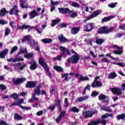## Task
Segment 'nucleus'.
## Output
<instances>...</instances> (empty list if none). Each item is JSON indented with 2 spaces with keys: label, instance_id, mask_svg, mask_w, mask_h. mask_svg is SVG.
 Returning a JSON list of instances; mask_svg holds the SVG:
<instances>
[{
  "label": "nucleus",
  "instance_id": "nucleus-1",
  "mask_svg": "<svg viewBox=\"0 0 125 125\" xmlns=\"http://www.w3.org/2000/svg\"><path fill=\"white\" fill-rule=\"evenodd\" d=\"M70 52L73 54L70 57L68 58L66 60V63H65L66 66H70V63L72 64H77L79 61H80V56L76 53L74 50H69Z\"/></svg>",
  "mask_w": 125,
  "mask_h": 125
},
{
  "label": "nucleus",
  "instance_id": "nucleus-2",
  "mask_svg": "<svg viewBox=\"0 0 125 125\" xmlns=\"http://www.w3.org/2000/svg\"><path fill=\"white\" fill-rule=\"evenodd\" d=\"M60 49L61 52V55H59L58 57H54L53 58L54 61H57V60H61L62 57L63 58H66L67 55H71V51L70 50H67L66 47L61 46L60 47Z\"/></svg>",
  "mask_w": 125,
  "mask_h": 125
},
{
  "label": "nucleus",
  "instance_id": "nucleus-3",
  "mask_svg": "<svg viewBox=\"0 0 125 125\" xmlns=\"http://www.w3.org/2000/svg\"><path fill=\"white\" fill-rule=\"evenodd\" d=\"M113 30H114V27H110L109 29H107V26H102L98 29L97 33L101 35H103V34L107 35V34L112 33Z\"/></svg>",
  "mask_w": 125,
  "mask_h": 125
},
{
  "label": "nucleus",
  "instance_id": "nucleus-4",
  "mask_svg": "<svg viewBox=\"0 0 125 125\" xmlns=\"http://www.w3.org/2000/svg\"><path fill=\"white\" fill-rule=\"evenodd\" d=\"M38 61L40 65H41L42 67H43L44 71H46V72L48 73L49 77H51V73L49 71V67H48L47 63H45V62H44L43 58H40Z\"/></svg>",
  "mask_w": 125,
  "mask_h": 125
},
{
  "label": "nucleus",
  "instance_id": "nucleus-5",
  "mask_svg": "<svg viewBox=\"0 0 125 125\" xmlns=\"http://www.w3.org/2000/svg\"><path fill=\"white\" fill-rule=\"evenodd\" d=\"M100 77L96 76L95 78L94 82L91 84L92 87L93 88H96V87H101L102 86V83L97 80H99Z\"/></svg>",
  "mask_w": 125,
  "mask_h": 125
},
{
  "label": "nucleus",
  "instance_id": "nucleus-6",
  "mask_svg": "<svg viewBox=\"0 0 125 125\" xmlns=\"http://www.w3.org/2000/svg\"><path fill=\"white\" fill-rule=\"evenodd\" d=\"M96 113H97V110L94 112L87 110L83 112V116L85 119H87V118H91V117H92L94 114H96Z\"/></svg>",
  "mask_w": 125,
  "mask_h": 125
},
{
  "label": "nucleus",
  "instance_id": "nucleus-7",
  "mask_svg": "<svg viewBox=\"0 0 125 125\" xmlns=\"http://www.w3.org/2000/svg\"><path fill=\"white\" fill-rule=\"evenodd\" d=\"M58 10L60 13L62 14H66V13H67L70 15L74 12V10H70L69 8H58Z\"/></svg>",
  "mask_w": 125,
  "mask_h": 125
},
{
  "label": "nucleus",
  "instance_id": "nucleus-8",
  "mask_svg": "<svg viewBox=\"0 0 125 125\" xmlns=\"http://www.w3.org/2000/svg\"><path fill=\"white\" fill-rule=\"evenodd\" d=\"M13 82L15 84V85H19L21 83H23L24 82L26 81V78H21L16 79L15 78L13 79Z\"/></svg>",
  "mask_w": 125,
  "mask_h": 125
},
{
  "label": "nucleus",
  "instance_id": "nucleus-9",
  "mask_svg": "<svg viewBox=\"0 0 125 125\" xmlns=\"http://www.w3.org/2000/svg\"><path fill=\"white\" fill-rule=\"evenodd\" d=\"M58 40L61 42H63V43H65V42H72V40L65 38L63 34L59 35Z\"/></svg>",
  "mask_w": 125,
  "mask_h": 125
},
{
  "label": "nucleus",
  "instance_id": "nucleus-10",
  "mask_svg": "<svg viewBox=\"0 0 125 125\" xmlns=\"http://www.w3.org/2000/svg\"><path fill=\"white\" fill-rule=\"evenodd\" d=\"M95 27L94 23L92 22L86 23V25L84 26V27L86 28L85 29L86 32H91V31H92L94 29Z\"/></svg>",
  "mask_w": 125,
  "mask_h": 125
},
{
  "label": "nucleus",
  "instance_id": "nucleus-11",
  "mask_svg": "<svg viewBox=\"0 0 125 125\" xmlns=\"http://www.w3.org/2000/svg\"><path fill=\"white\" fill-rule=\"evenodd\" d=\"M111 91L115 95H121L122 94V89L119 87H114L111 89Z\"/></svg>",
  "mask_w": 125,
  "mask_h": 125
},
{
  "label": "nucleus",
  "instance_id": "nucleus-12",
  "mask_svg": "<svg viewBox=\"0 0 125 125\" xmlns=\"http://www.w3.org/2000/svg\"><path fill=\"white\" fill-rule=\"evenodd\" d=\"M35 81H27L25 85L26 88H34L37 86Z\"/></svg>",
  "mask_w": 125,
  "mask_h": 125
},
{
  "label": "nucleus",
  "instance_id": "nucleus-13",
  "mask_svg": "<svg viewBox=\"0 0 125 125\" xmlns=\"http://www.w3.org/2000/svg\"><path fill=\"white\" fill-rule=\"evenodd\" d=\"M57 105L59 107V110H62V107L61 106V101H60V100H58L57 102L55 103L53 106H49V109H50V110H54Z\"/></svg>",
  "mask_w": 125,
  "mask_h": 125
},
{
  "label": "nucleus",
  "instance_id": "nucleus-14",
  "mask_svg": "<svg viewBox=\"0 0 125 125\" xmlns=\"http://www.w3.org/2000/svg\"><path fill=\"white\" fill-rule=\"evenodd\" d=\"M31 65L30 66V70H36L38 68V65H37V62L35 61L32 60L31 62L28 63Z\"/></svg>",
  "mask_w": 125,
  "mask_h": 125
},
{
  "label": "nucleus",
  "instance_id": "nucleus-15",
  "mask_svg": "<svg viewBox=\"0 0 125 125\" xmlns=\"http://www.w3.org/2000/svg\"><path fill=\"white\" fill-rule=\"evenodd\" d=\"M19 10L17 9V5H14L9 11L10 15H13L15 13H18Z\"/></svg>",
  "mask_w": 125,
  "mask_h": 125
},
{
  "label": "nucleus",
  "instance_id": "nucleus-16",
  "mask_svg": "<svg viewBox=\"0 0 125 125\" xmlns=\"http://www.w3.org/2000/svg\"><path fill=\"white\" fill-rule=\"evenodd\" d=\"M65 115H66V111L63 110V111H62L60 113L58 118H57L56 120V123H57V124H59V123H60V120H61L62 119V118L63 117H64V116H65Z\"/></svg>",
  "mask_w": 125,
  "mask_h": 125
},
{
  "label": "nucleus",
  "instance_id": "nucleus-17",
  "mask_svg": "<svg viewBox=\"0 0 125 125\" xmlns=\"http://www.w3.org/2000/svg\"><path fill=\"white\" fill-rule=\"evenodd\" d=\"M39 14H38V12L36 10H33L31 11L29 13L30 19H34L35 17L38 16Z\"/></svg>",
  "mask_w": 125,
  "mask_h": 125
},
{
  "label": "nucleus",
  "instance_id": "nucleus-18",
  "mask_svg": "<svg viewBox=\"0 0 125 125\" xmlns=\"http://www.w3.org/2000/svg\"><path fill=\"white\" fill-rule=\"evenodd\" d=\"M81 30V27L80 26L77 27H73L71 30V35H77Z\"/></svg>",
  "mask_w": 125,
  "mask_h": 125
},
{
  "label": "nucleus",
  "instance_id": "nucleus-19",
  "mask_svg": "<svg viewBox=\"0 0 125 125\" xmlns=\"http://www.w3.org/2000/svg\"><path fill=\"white\" fill-rule=\"evenodd\" d=\"M8 53V49H5L1 52H0V58L3 59L5 58V55Z\"/></svg>",
  "mask_w": 125,
  "mask_h": 125
},
{
  "label": "nucleus",
  "instance_id": "nucleus-20",
  "mask_svg": "<svg viewBox=\"0 0 125 125\" xmlns=\"http://www.w3.org/2000/svg\"><path fill=\"white\" fill-rule=\"evenodd\" d=\"M41 87H42V85H41V84L39 85L36 88V89L34 91V94L35 95H38V96H40V95H41Z\"/></svg>",
  "mask_w": 125,
  "mask_h": 125
},
{
  "label": "nucleus",
  "instance_id": "nucleus-21",
  "mask_svg": "<svg viewBox=\"0 0 125 125\" xmlns=\"http://www.w3.org/2000/svg\"><path fill=\"white\" fill-rule=\"evenodd\" d=\"M88 98H89L88 96H85V97H80L77 98L76 102H82V101L87 100Z\"/></svg>",
  "mask_w": 125,
  "mask_h": 125
},
{
  "label": "nucleus",
  "instance_id": "nucleus-22",
  "mask_svg": "<svg viewBox=\"0 0 125 125\" xmlns=\"http://www.w3.org/2000/svg\"><path fill=\"white\" fill-rule=\"evenodd\" d=\"M8 62H11V61H13L14 63H15V62H19V61H24V59L23 58H15L13 59L12 58L9 59L7 60Z\"/></svg>",
  "mask_w": 125,
  "mask_h": 125
},
{
  "label": "nucleus",
  "instance_id": "nucleus-23",
  "mask_svg": "<svg viewBox=\"0 0 125 125\" xmlns=\"http://www.w3.org/2000/svg\"><path fill=\"white\" fill-rule=\"evenodd\" d=\"M20 5L21 8H28V4L26 3V1L21 0L20 1Z\"/></svg>",
  "mask_w": 125,
  "mask_h": 125
},
{
  "label": "nucleus",
  "instance_id": "nucleus-24",
  "mask_svg": "<svg viewBox=\"0 0 125 125\" xmlns=\"http://www.w3.org/2000/svg\"><path fill=\"white\" fill-rule=\"evenodd\" d=\"M113 18H114V17L112 16L105 17L102 19V23H104V22H108V21H110V20L113 19Z\"/></svg>",
  "mask_w": 125,
  "mask_h": 125
},
{
  "label": "nucleus",
  "instance_id": "nucleus-25",
  "mask_svg": "<svg viewBox=\"0 0 125 125\" xmlns=\"http://www.w3.org/2000/svg\"><path fill=\"white\" fill-rule=\"evenodd\" d=\"M69 4L73 7H77V8H80V4L76 2L69 1Z\"/></svg>",
  "mask_w": 125,
  "mask_h": 125
},
{
  "label": "nucleus",
  "instance_id": "nucleus-26",
  "mask_svg": "<svg viewBox=\"0 0 125 125\" xmlns=\"http://www.w3.org/2000/svg\"><path fill=\"white\" fill-rule=\"evenodd\" d=\"M42 42H43V43H45V44L51 43V42H52V39L45 38L42 40Z\"/></svg>",
  "mask_w": 125,
  "mask_h": 125
},
{
  "label": "nucleus",
  "instance_id": "nucleus-27",
  "mask_svg": "<svg viewBox=\"0 0 125 125\" xmlns=\"http://www.w3.org/2000/svg\"><path fill=\"white\" fill-rule=\"evenodd\" d=\"M69 75H70L69 73H64L62 75V78H64L65 81H66V82H68V81H69V80L71 79V77H68Z\"/></svg>",
  "mask_w": 125,
  "mask_h": 125
},
{
  "label": "nucleus",
  "instance_id": "nucleus-28",
  "mask_svg": "<svg viewBox=\"0 0 125 125\" xmlns=\"http://www.w3.org/2000/svg\"><path fill=\"white\" fill-rule=\"evenodd\" d=\"M104 42V40L103 39L97 38L96 39V43L99 45H101Z\"/></svg>",
  "mask_w": 125,
  "mask_h": 125
},
{
  "label": "nucleus",
  "instance_id": "nucleus-29",
  "mask_svg": "<svg viewBox=\"0 0 125 125\" xmlns=\"http://www.w3.org/2000/svg\"><path fill=\"white\" fill-rule=\"evenodd\" d=\"M6 12V9L5 8H2L0 11V17H3L5 15Z\"/></svg>",
  "mask_w": 125,
  "mask_h": 125
},
{
  "label": "nucleus",
  "instance_id": "nucleus-30",
  "mask_svg": "<svg viewBox=\"0 0 125 125\" xmlns=\"http://www.w3.org/2000/svg\"><path fill=\"white\" fill-rule=\"evenodd\" d=\"M30 28V25L23 24L22 26H19V30H27Z\"/></svg>",
  "mask_w": 125,
  "mask_h": 125
},
{
  "label": "nucleus",
  "instance_id": "nucleus-31",
  "mask_svg": "<svg viewBox=\"0 0 125 125\" xmlns=\"http://www.w3.org/2000/svg\"><path fill=\"white\" fill-rule=\"evenodd\" d=\"M79 80L81 82H84V81H89V78H88L87 76L84 77L81 75L79 78Z\"/></svg>",
  "mask_w": 125,
  "mask_h": 125
},
{
  "label": "nucleus",
  "instance_id": "nucleus-32",
  "mask_svg": "<svg viewBox=\"0 0 125 125\" xmlns=\"http://www.w3.org/2000/svg\"><path fill=\"white\" fill-rule=\"evenodd\" d=\"M107 98V96L103 94H101L99 96V100L102 101L105 100Z\"/></svg>",
  "mask_w": 125,
  "mask_h": 125
},
{
  "label": "nucleus",
  "instance_id": "nucleus-33",
  "mask_svg": "<svg viewBox=\"0 0 125 125\" xmlns=\"http://www.w3.org/2000/svg\"><path fill=\"white\" fill-rule=\"evenodd\" d=\"M118 120H125V114L122 113L117 116L116 117Z\"/></svg>",
  "mask_w": 125,
  "mask_h": 125
},
{
  "label": "nucleus",
  "instance_id": "nucleus-34",
  "mask_svg": "<svg viewBox=\"0 0 125 125\" xmlns=\"http://www.w3.org/2000/svg\"><path fill=\"white\" fill-rule=\"evenodd\" d=\"M117 77V74L116 72H112L110 73L109 76H108V79H111V80H113L115 79Z\"/></svg>",
  "mask_w": 125,
  "mask_h": 125
},
{
  "label": "nucleus",
  "instance_id": "nucleus-35",
  "mask_svg": "<svg viewBox=\"0 0 125 125\" xmlns=\"http://www.w3.org/2000/svg\"><path fill=\"white\" fill-rule=\"evenodd\" d=\"M32 98L30 99L29 100V103H31V102H34V101H37V100H39V98H38L37 97H36V95H35V94H33V95L32 96Z\"/></svg>",
  "mask_w": 125,
  "mask_h": 125
},
{
  "label": "nucleus",
  "instance_id": "nucleus-36",
  "mask_svg": "<svg viewBox=\"0 0 125 125\" xmlns=\"http://www.w3.org/2000/svg\"><path fill=\"white\" fill-rule=\"evenodd\" d=\"M54 70H56L57 72H62L63 71V68L62 67L58 66V65H55L54 66Z\"/></svg>",
  "mask_w": 125,
  "mask_h": 125
},
{
  "label": "nucleus",
  "instance_id": "nucleus-37",
  "mask_svg": "<svg viewBox=\"0 0 125 125\" xmlns=\"http://www.w3.org/2000/svg\"><path fill=\"white\" fill-rule=\"evenodd\" d=\"M34 56L35 55H34V54L28 53L26 55H24V57L25 58H27V59H30V58H33V57H34Z\"/></svg>",
  "mask_w": 125,
  "mask_h": 125
},
{
  "label": "nucleus",
  "instance_id": "nucleus-38",
  "mask_svg": "<svg viewBox=\"0 0 125 125\" xmlns=\"http://www.w3.org/2000/svg\"><path fill=\"white\" fill-rule=\"evenodd\" d=\"M10 97L14 99V100H18L19 99V96L17 93H14L12 95H11Z\"/></svg>",
  "mask_w": 125,
  "mask_h": 125
},
{
  "label": "nucleus",
  "instance_id": "nucleus-39",
  "mask_svg": "<svg viewBox=\"0 0 125 125\" xmlns=\"http://www.w3.org/2000/svg\"><path fill=\"white\" fill-rule=\"evenodd\" d=\"M100 13L98 11H95L93 12L91 15V18H94V17H96L98 15H99Z\"/></svg>",
  "mask_w": 125,
  "mask_h": 125
},
{
  "label": "nucleus",
  "instance_id": "nucleus-40",
  "mask_svg": "<svg viewBox=\"0 0 125 125\" xmlns=\"http://www.w3.org/2000/svg\"><path fill=\"white\" fill-rule=\"evenodd\" d=\"M14 118L15 120H19V121L23 119V117H22V116L17 113L14 115Z\"/></svg>",
  "mask_w": 125,
  "mask_h": 125
},
{
  "label": "nucleus",
  "instance_id": "nucleus-41",
  "mask_svg": "<svg viewBox=\"0 0 125 125\" xmlns=\"http://www.w3.org/2000/svg\"><path fill=\"white\" fill-rule=\"evenodd\" d=\"M99 125V122L98 119L97 121H93L90 123H88V125Z\"/></svg>",
  "mask_w": 125,
  "mask_h": 125
},
{
  "label": "nucleus",
  "instance_id": "nucleus-42",
  "mask_svg": "<svg viewBox=\"0 0 125 125\" xmlns=\"http://www.w3.org/2000/svg\"><path fill=\"white\" fill-rule=\"evenodd\" d=\"M124 52L123 51H122L121 50H114L113 52L114 54H116V55H121V54H123V53Z\"/></svg>",
  "mask_w": 125,
  "mask_h": 125
},
{
  "label": "nucleus",
  "instance_id": "nucleus-43",
  "mask_svg": "<svg viewBox=\"0 0 125 125\" xmlns=\"http://www.w3.org/2000/svg\"><path fill=\"white\" fill-rule=\"evenodd\" d=\"M70 106V103H69V101H68L67 98H65L64 100V107L65 108H68Z\"/></svg>",
  "mask_w": 125,
  "mask_h": 125
},
{
  "label": "nucleus",
  "instance_id": "nucleus-44",
  "mask_svg": "<svg viewBox=\"0 0 125 125\" xmlns=\"http://www.w3.org/2000/svg\"><path fill=\"white\" fill-rule=\"evenodd\" d=\"M72 14L70 15V17L71 18H76V17H78V13L77 12H73L71 13Z\"/></svg>",
  "mask_w": 125,
  "mask_h": 125
},
{
  "label": "nucleus",
  "instance_id": "nucleus-45",
  "mask_svg": "<svg viewBox=\"0 0 125 125\" xmlns=\"http://www.w3.org/2000/svg\"><path fill=\"white\" fill-rule=\"evenodd\" d=\"M99 95V92L96 91H93L91 94V96L92 97H96Z\"/></svg>",
  "mask_w": 125,
  "mask_h": 125
},
{
  "label": "nucleus",
  "instance_id": "nucleus-46",
  "mask_svg": "<svg viewBox=\"0 0 125 125\" xmlns=\"http://www.w3.org/2000/svg\"><path fill=\"white\" fill-rule=\"evenodd\" d=\"M17 49H18V47L17 46H15L13 47L10 52L11 54H13V53L15 52Z\"/></svg>",
  "mask_w": 125,
  "mask_h": 125
},
{
  "label": "nucleus",
  "instance_id": "nucleus-47",
  "mask_svg": "<svg viewBox=\"0 0 125 125\" xmlns=\"http://www.w3.org/2000/svg\"><path fill=\"white\" fill-rule=\"evenodd\" d=\"M10 34V29L7 27L5 30V36H8Z\"/></svg>",
  "mask_w": 125,
  "mask_h": 125
},
{
  "label": "nucleus",
  "instance_id": "nucleus-48",
  "mask_svg": "<svg viewBox=\"0 0 125 125\" xmlns=\"http://www.w3.org/2000/svg\"><path fill=\"white\" fill-rule=\"evenodd\" d=\"M28 52V51H27V49H23L22 48H21L20 49V51H19V53L21 54H25V53H27Z\"/></svg>",
  "mask_w": 125,
  "mask_h": 125
},
{
  "label": "nucleus",
  "instance_id": "nucleus-49",
  "mask_svg": "<svg viewBox=\"0 0 125 125\" xmlns=\"http://www.w3.org/2000/svg\"><path fill=\"white\" fill-rule=\"evenodd\" d=\"M58 26L61 28H66V27H67V23H60Z\"/></svg>",
  "mask_w": 125,
  "mask_h": 125
},
{
  "label": "nucleus",
  "instance_id": "nucleus-50",
  "mask_svg": "<svg viewBox=\"0 0 125 125\" xmlns=\"http://www.w3.org/2000/svg\"><path fill=\"white\" fill-rule=\"evenodd\" d=\"M117 3H118L115 2V3L109 4L108 6H109V7H110L111 8H114L116 7V4H117Z\"/></svg>",
  "mask_w": 125,
  "mask_h": 125
},
{
  "label": "nucleus",
  "instance_id": "nucleus-51",
  "mask_svg": "<svg viewBox=\"0 0 125 125\" xmlns=\"http://www.w3.org/2000/svg\"><path fill=\"white\" fill-rule=\"evenodd\" d=\"M51 3L53 6H54V5H57L58 3H59V1H53L52 0H50Z\"/></svg>",
  "mask_w": 125,
  "mask_h": 125
},
{
  "label": "nucleus",
  "instance_id": "nucleus-52",
  "mask_svg": "<svg viewBox=\"0 0 125 125\" xmlns=\"http://www.w3.org/2000/svg\"><path fill=\"white\" fill-rule=\"evenodd\" d=\"M32 29H35L36 30V31H37L38 32V33H39V34H40V35H41V34H42V32H41V31H40L39 30V28H38V26H31Z\"/></svg>",
  "mask_w": 125,
  "mask_h": 125
},
{
  "label": "nucleus",
  "instance_id": "nucleus-53",
  "mask_svg": "<svg viewBox=\"0 0 125 125\" xmlns=\"http://www.w3.org/2000/svg\"><path fill=\"white\" fill-rule=\"evenodd\" d=\"M0 88L1 89V90H5V89H6V86H5L4 84H0Z\"/></svg>",
  "mask_w": 125,
  "mask_h": 125
},
{
  "label": "nucleus",
  "instance_id": "nucleus-54",
  "mask_svg": "<svg viewBox=\"0 0 125 125\" xmlns=\"http://www.w3.org/2000/svg\"><path fill=\"white\" fill-rule=\"evenodd\" d=\"M5 24H7V21L3 20H0V25H5Z\"/></svg>",
  "mask_w": 125,
  "mask_h": 125
},
{
  "label": "nucleus",
  "instance_id": "nucleus-55",
  "mask_svg": "<svg viewBox=\"0 0 125 125\" xmlns=\"http://www.w3.org/2000/svg\"><path fill=\"white\" fill-rule=\"evenodd\" d=\"M98 122L99 124H102V125H105L107 124L105 120L100 121V119H98Z\"/></svg>",
  "mask_w": 125,
  "mask_h": 125
},
{
  "label": "nucleus",
  "instance_id": "nucleus-56",
  "mask_svg": "<svg viewBox=\"0 0 125 125\" xmlns=\"http://www.w3.org/2000/svg\"><path fill=\"white\" fill-rule=\"evenodd\" d=\"M102 61L104 62V63H109V62H110V61H109V60H108V59H107V58H104L102 59Z\"/></svg>",
  "mask_w": 125,
  "mask_h": 125
},
{
  "label": "nucleus",
  "instance_id": "nucleus-57",
  "mask_svg": "<svg viewBox=\"0 0 125 125\" xmlns=\"http://www.w3.org/2000/svg\"><path fill=\"white\" fill-rule=\"evenodd\" d=\"M105 56H106V57H110V58H111V59H112V60H116V58L113 57H112V56H111V55H110V54H109V53L106 54L105 55Z\"/></svg>",
  "mask_w": 125,
  "mask_h": 125
},
{
  "label": "nucleus",
  "instance_id": "nucleus-58",
  "mask_svg": "<svg viewBox=\"0 0 125 125\" xmlns=\"http://www.w3.org/2000/svg\"><path fill=\"white\" fill-rule=\"evenodd\" d=\"M43 114V111L42 110H40L39 111L37 112L36 113L37 116H42Z\"/></svg>",
  "mask_w": 125,
  "mask_h": 125
},
{
  "label": "nucleus",
  "instance_id": "nucleus-59",
  "mask_svg": "<svg viewBox=\"0 0 125 125\" xmlns=\"http://www.w3.org/2000/svg\"><path fill=\"white\" fill-rule=\"evenodd\" d=\"M108 117H110V114H109V113L103 115L102 116V119H106V118H108Z\"/></svg>",
  "mask_w": 125,
  "mask_h": 125
},
{
  "label": "nucleus",
  "instance_id": "nucleus-60",
  "mask_svg": "<svg viewBox=\"0 0 125 125\" xmlns=\"http://www.w3.org/2000/svg\"><path fill=\"white\" fill-rule=\"evenodd\" d=\"M54 91H55V88H54V86H52L50 87V93L52 94L53 92H54Z\"/></svg>",
  "mask_w": 125,
  "mask_h": 125
},
{
  "label": "nucleus",
  "instance_id": "nucleus-61",
  "mask_svg": "<svg viewBox=\"0 0 125 125\" xmlns=\"http://www.w3.org/2000/svg\"><path fill=\"white\" fill-rule=\"evenodd\" d=\"M114 64L115 65H118V66H120V67H122V68L124 66V64H123V63H121V62H114Z\"/></svg>",
  "mask_w": 125,
  "mask_h": 125
},
{
  "label": "nucleus",
  "instance_id": "nucleus-62",
  "mask_svg": "<svg viewBox=\"0 0 125 125\" xmlns=\"http://www.w3.org/2000/svg\"><path fill=\"white\" fill-rule=\"evenodd\" d=\"M19 103H18V101L15 102L14 103H13L11 104V106H19Z\"/></svg>",
  "mask_w": 125,
  "mask_h": 125
},
{
  "label": "nucleus",
  "instance_id": "nucleus-63",
  "mask_svg": "<svg viewBox=\"0 0 125 125\" xmlns=\"http://www.w3.org/2000/svg\"><path fill=\"white\" fill-rule=\"evenodd\" d=\"M9 125V124H8L7 123H6V122H5V121H1L0 120V125Z\"/></svg>",
  "mask_w": 125,
  "mask_h": 125
},
{
  "label": "nucleus",
  "instance_id": "nucleus-64",
  "mask_svg": "<svg viewBox=\"0 0 125 125\" xmlns=\"http://www.w3.org/2000/svg\"><path fill=\"white\" fill-rule=\"evenodd\" d=\"M24 38V39H25V40L29 41H31V38H30V36L29 35H27L25 37H23Z\"/></svg>",
  "mask_w": 125,
  "mask_h": 125
}]
</instances>
